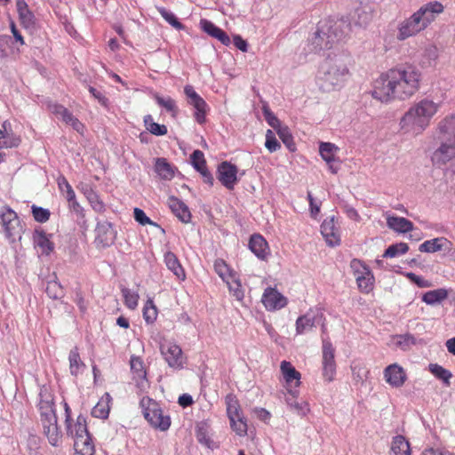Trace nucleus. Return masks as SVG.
<instances>
[{"instance_id": "58", "label": "nucleus", "mask_w": 455, "mask_h": 455, "mask_svg": "<svg viewBox=\"0 0 455 455\" xmlns=\"http://www.w3.org/2000/svg\"><path fill=\"white\" fill-rule=\"evenodd\" d=\"M265 147L270 153L275 152L281 148L279 141L271 130L267 131Z\"/></svg>"}, {"instance_id": "23", "label": "nucleus", "mask_w": 455, "mask_h": 455, "mask_svg": "<svg viewBox=\"0 0 455 455\" xmlns=\"http://www.w3.org/2000/svg\"><path fill=\"white\" fill-rule=\"evenodd\" d=\"M200 28L212 37L218 39L222 44L229 45L231 41L228 34L211 20L202 19L200 20Z\"/></svg>"}, {"instance_id": "43", "label": "nucleus", "mask_w": 455, "mask_h": 455, "mask_svg": "<svg viewBox=\"0 0 455 455\" xmlns=\"http://www.w3.org/2000/svg\"><path fill=\"white\" fill-rule=\"evenodd\" d=\"M17 11L19 12L20 19L21 20L22 23L25 24L27 27L30 26L34 23V15L29 11L28 4L25 0H17L16 3Z\"/></svg>"}, {"instance_id": "42", "label": "nucleus", "mask_w": 455, "mask_h": 455, "mask_svg": "<svg viewBox=\"0 0 455 455\" xmlns=\"http://www.w3.org/2000/svg\"><path fill=\"white\" fill-rule=\"evenodd\" d=\"M155 170L164 180H172L174 176L172 165L164 158L156 159Z\"/></svg>"}, {"instance_id": "4", "label": "nucleus", "mask_w": 455, "mask_h": 455, "mask_svg": "<svg viewBox=\"0 0 455 455\" xmlns=\"http://www.w3.org/2000/svg\"><path fill=\"white\" fill-rule=\"evenodd\" d=\"M144 418L155 428L165 431L170 427L171 419L164 416L159 404L153 399L144 396L140 402Z\"/></svg>"}, {"instance_id": "61", "label": "nucleus", "mask_w": 455, "mask_h": 455, "mask_svg": "<svg viewBox=\"0 0 455 455\" xmlns=\"http://www.w3.org/2000/svg\"><path fill=\"white\" fill-rule=\"evenodd\" d=\"M263 115L267 123L274 129L278 130L282 128L279 119L275 114L267 107L263 108Z\"/></svg>"}, {"instance_id": "7", "label": "nucleus", "mask_w": 455, "mask_h": 455, "mask_svg": "<svg viewBox=\"0 0 455 455\" xmlns=\"http://www.w3.org/2000/svg\"><path fill=\"white\" fill-rule=\"evenodd\" d=\"M184 93L187 97L188 104L195 108L194 117L199 124L206 122V114L209 107L206 101L195 91L194 87L187 84L184 87Z\"/></svg>"}, {"instance_id": "56", "label": "nucleus", "mask_w": 455, "mask_h": 455, "mask_svg": "<svg viewBox=\"0 0 455 455\" xmlns=\"http://www.w3.org/2000/svg\"><path fill=\"white\" fill-rule=\"evenodd\" d=\"M231 428L240 436H244L247 434V422L243 416L234 419L230 421Z\"/></svg>"}, {"instance_id": "24", "label": "nucleus", "mask_w": 455, "mask_h": 455, "mask_svg": "<svg viewBox=\"0 0 455 455\" xmlns=\"http://www.w3.org/2000/svg\"><path fill=\"white\" fill-rule=\"evenodd\" d=\"M168 205L172 213L183 223H188L191 220V213L188 205L175 196L168 198Z\"/></svg>"}, {"instance_id": "15", "label": "nucleus", "mask_w": 455, "mask_h": 455, "mask_svg": "<svg viewBox=\"0 0 455 455\" xmlns=\"http://www.w3.org/2000/svg\"><path fill=\"white\" fill-rule=\"evenodd\" d=\"M443 12V5L440 2L434 1L424 4L413 14L419 17L420 23L426 28L435 16Z\"/></svg>"}, {"instance_id": "57", "label": "nucleus", "mask_w": 455, "mask_h": 455, "mask_svg": "<svg viewBox=\"0 0 455 455\" xmlns=\"http://www.w3.org/2000/svg\"><path fill=\"white\" fill-rule=\"evenodd\" d=\"M191 164L194 166V168L198 172L201 171V169L206 167V161L204 158V153L196 149L195 150L191 155Z\"/></svg>"}, {"instance_id": "63", "label": "nucleus", "mask_w": 455, "mask_h": 455, "mask_svg": "<svg viewBox=\"0 0 455 455\" xmlns=\"http://www.w3.org/2000/svg\"><path fill=\"white\" fill-rule=\"evenodd\" d=\"M406 276L419 288H427L431 286V283L423 278L422 276L417 275L414 273H407Z\"/></svg>"}, {"instance_id": "32", "label": "nucleus", "mask_w": 455, "mask_h": 455, "mask_svg": "<svg viewBox=\"0 0 455 455\" xmlns=\"http://www.w3.org/2000/svg\"><path fill=\"white\" fill-rule=\"evenodd\" d=\"M75 450L81 455H94L95 448L91 435L75 440Z\"/></svg>"}, {"instance_id": "13", "label": "nucleus", "mask_w": 455, "mask_h": 455, "mask_svg": "<svg viewBox=\"0 0 455 455\" xmlns=\"http://www.w3.org/2000/svg\"><path fill=\"white\" fill-rule=\"evenodd\" d=\"M95 232V243L97 247L107 248L115 243L116 231L114 229L112 223L108 221L98 222Z\"/></svg>"}, {"instance_id": "33", "label": "nucleus", "mask_w": 455, "mask_h": 455, "mask_svg": "<svg viewBox=\"0 0 455 455\" xmlns=\"http://www.w3.org/2000/svg\"><path fill=\"white\" fill-rule=\"evenodd\" d=\"M69 371L71 375L77 376L82 373L85 369V364L81 360L78 348L76 347L72 348L68 355Z\"/></svg>"}, {"instance_id": "60", "label": "nucleus", "mask_w": 455, "mask_h": 455, "mask_svg": "<svg viewBox=\"0 0 455 455\" xmlns=\"http://www.w3.org/2000/svg\"><path fill=\"white\" fill-rule=\"evenodd\" d=\"M133 216H134L135 220L137 222H139L140 225L145 226V225L148 224V225H151V226L158 227L157 223H156L153 220H151L146 215L144 211L140 209V208H134Z\"/></svg>"}, {"instance_id": "54", "label": "nucleus", "mask_w": 455, "mask_h": 455, "mask_svg": "<svg viewBox=\"0 0 455 455\" xmlns=\"http://www.w3.org/2000/svg\"><path fill=\"white\" fill-rule=\"evenodd\" d=\"M109 414L108 403L100 400L92 410V416L98 419H107Z\"/></svg>"}, {"instance_id": "50", "label": "nucleus", "mask_w": 455, "mask_h": 455, "mask_svg": "<svg viewBox=\"0 0 455 455\" xmlns=\"http://www.w3.org/2000/svg\"><path fill=\"white\" fill-rule=\"evenodd\" d=\"M374 276L373 274H369V276L365 275L362 278H356V284L358 289L363 293H369L373 290L374 287Z\"/></svg>"}, {"instance_id": "62", "label": "nucleus", "mask_w": 455, "mask_h": 455, "mask_svg": "<svg viewBox=\"0 0 455 455\" xmlns=\"http://www.w3.org/2000/svg\"><path fill=\"white\" fill-rule=\"evenodd\" d=\"M131 369L135 371L139 377H146L143 362L140 357H132Z\"/></svg>"}, {"instance_id": "64", "label": "nucleus", "mask_w": 455, "mask_h": 455, "mask_svg": "<svg viewBox=\"0 0 455 455\" xmlns=\"http://www.w3.org/2000/svg\"><path fill=\"white\" fill-rule=\"evenodd\" d=\"M11 37L7 35H0V59L7 57V48L10 44Z\"/></svg>"}, {"instance_id": "51", "label": "nucleus", "mask_w": 455, "mask_h": 455, "mask_svg": "<svg viewBox=\"0 0 455 455\" xmlns=\"http://www.w3.org/2000/svg\"><path fill=\"white\" fill-rule=\"evenodd\" d=\"M122 295L124 299L125 306L130 309H134L138 306L139 295L128 288H122Z\"/></svg>"}, {"instance_id": "3", "label": "nucleus", "mask_w": 455, "mask_h": 455, "mask_svg": "<svg viewBox=\"0 0 455 455\" xmlns=\"http://www.w3.org/2000/svg\"><path fill=\"white\" fill-rule=\"evenodd\" d=\"M350 33V25L347 20H339L333 23H320L311 39L315 52L330 50L343 41Z\"/></svg>"}, {"instance_id": "27", "label": "nucleus", "mask_w": 455, "mask_h": 455, "mask_svg": "<svg viewBox=\"0 0 455 455\" xmlns=\"http://www.w3.org/2000/svg\"><path fill=\"white\" fill-rule=\"evenodd\" d=\"M437 129L440 134L439 137L455 142V115L440 121Z\"/></svg>"}, {"instance_id": "48", "label": "nucleus", "mask_w": 455, "mask_h": 455, "mask_svg": "<svg viewBox=\"0 0 455 455\" xmlns=\"http://www.w3.org/2000/svg\"><path fill=\"white\" fill-rule=\"evenodd\" d=\"M157 308L152 299H148L143 308V317L148 323H153L156 320Z\"/></svg>"}, {"instance_id": "18", "label": "nucleus", "mask_w": 455, "mask_h": 455, "mask_svg": "<svg viewBox=\"0 0 455 455\" xmlns=\"http://www.w3.org/2000/svg\"><path fill=\"white\" fill-rule=\"evenodd\" d=\"M161 351L170 367L176 369L183 368L184 360L180 346L176 344L162 346Z\"/></svg>"}, {"instance_id": "22", "label": "nucleus", "mask_w": 455, "mask_h": 455, "mask_svg": "<svg viewBox=\"0 0 455 455\" xmlns=\"http://www.w3.org/2000/svg\"><path fill=\"white\" fill-rule=\"evenodd\" d=\"M249 248L257 258L262 260L267 259L270 253L267 240L259 234H254L251 236Z\"/></svg>"}, {"instance_id": "39", "label": "nucleus", "mask_w": 455, "mask_h": 455, "mask_svg": "<svg viewBox=\"0 0 455 455\" xmlns=\"http://www.w3.org/2000/svg\"><path fill=\"white\" fill-rule=\"evenodd\" d=\"M339 151V148L331 142H321L319 146V153L322 158L331 164L335 161V154Z\"/></svg>"}, {"instance_id": "20", "label": "nucleus", "mask_w": 455, "mask_h": 455, "mask_svg": "<svg viewBox=\"0 0 455 455\" xmlns=\"http://www.w3.org/2000/svg\"><path fill=\"white\" fill-rule=\"evenodd\" d=\"M321 233L329 245L335 246L339 244L340 238L334 217L328 218L323 221Z\"/></svg>"}, {"instance_id": "1", "label": "nucleus", "mask_w": 455, "mask_h": 455, "mask_svg": "<svg viewBox=\"0 0 455 455\" xmlns=\"http://www.w3.org/2000/svg\"><path fill=\"white\" fill-rule=\"evenodd\" d=\"M421 73L414 66H399L382 73L374 80L371 94L382 103H388L395 99L405 100L419 90Z\"/></svg>"}, {"instance_id": "40", "label": "nucleus", "mask_w": 455, "mask_h": 455, "mask_svg": "<svg viewBox=\"0 0 455 455\" xmlns=\"http://www.w3.org/2000/svg\"><path fill=\"white\" fill-rule=\"evenodd\" d=\"M144 125L150 133L156 136H164L167 134V127L164 124H159L154 122L153 116L151 115H147L144 116Z\"/></svg>"}, {"instance_id": "17", "label": "nucleus", "mask_w": 455, "mask_h": 455, "mask_svg": "<svg viewBox=\"0 0 455 455\" xmlns=\"http://www.w3.org/2000/svg\"><path fill=\"white\" fill-rule=\"evenodd\" d=\"M423 29L425 28L420 23L419 17L412 14L409 19L400 24L396 38L400 41H403Z\"/></svg>"}, {"instance_id": "21", "label": "nucleus", "mask_w": 455, "mask_h": 455, "mask_svg": "<svg viewBox=\"0 0 455 455\" xmlns=\"http://www.w3.org/2000/svg\"><path fill=\"white\" fill-rule=\"evenodd\" d=\"M384 378L392 387H400L404 384L407 377L401 366L397 363H393L384 370Z\"/></svg>"}, {"instance_id": "19", "label": "nucleus", "mask_w": 455, "mask_h": 455, "mask_svg": "<svg viewBox=\"0 0 455 455\" xmlns=\"http://www.w3.org/2000/svg\"><path fill=\"white\" fill-rule=\"evenodd\" d=\"M439 106L438 103L426 98L413 104L411 108L429 125L430 120L438 111Z\"/></svg>"}, {"instance_id": "45", "label": "nucleus", "mask_w": 455, "mask_h": 455, "mask_svg": "<svg viewBox=\"0 0 455 455\" xmlns=\"http://www.w3.org/2000/svg\"><path fill=\"white\" fill-rule=\"evenodd\" d=\"M350 267L352 272L356 278H362L363 276H369V274L372 273L370 267L361 259H353L350 261Z\"/></svg>"}, {"instance_id": "2", "label": "nucleus", "mask_w": 455, "mask_h": 455, "mask_svg": "<svg viewBox=\"0 0 455 455\" xmlns=\"http://www.w3.org/2000/svg\"><path fill=\"white\" fill-rule=\"evenodd\" d=\"M350 55L346 52H331L319 66L315 83L319 90L331 92L342 88L349 77Z\"/></svg>"}, {"instance_id": "55", "label": "nucleus", "mask_w": 455, "mask_h": 455, "mask_svg": "<svg viewBox=\"0 0 455 455\" xmlns=\"http://www.w3.org/2000/svg\"><path fill=\"white\" fill-rule=\"evenodd\" d=\"M158 12L161 14V16L173 28L177 29L183 28V25L181 24V22L178 20L177 17L173 12L168 11L164 7L158 8Z\"/></svg>"}, {"instance_id": "35", "label": "nucleus", "mask_w": 455, "mask_h": 455, "mask_svg": "<svg viewBox=\"0 0 455 455\" xmlns=\"http://www.w3.org/2000/svg\"><path fill=\"white\" fill-rule=\"evenodd\" d=\"M84 196L87 197L92 209L97 212H103L105 211V204L100 200L97 193L92 188V187L86 185L82 189Z\"/></svg>"}, {"instance_id": "41", "label": "nucleus", "mask_w": 455, "mask_h": 455, "mask_svg": "<svg viewBox=\"0 0 455 455\" xmlns=\"http://www.w3.org/2000/svg\"><path fill=\"white\" fill-rule=\"evenodd\" d=\"M154 99L156 102L162 108H164L167 112L171 113L172 116H176L179 108L177 107L176 101L171 98L170 96L162 97L158 93L154 94Z\"/></svg>"}, {"instance_id": "10", "label": "nucleus", "mask_w": 455, "mask_h": 455, "mask_svg": "<svg viewBox=\"0 0 455 455\" xmlns=\"http://www.w3.org/2000/svg\"><path fill=\"white\" fill-rule=\"evenodd\" d=\"M440 146L432 153L433 165L441 168L455 158V142L439 137Z\"/></svg>"}, {"instance_id": "49", "label": "nucleus", "mask_w": 455, "mask_h": 455, "mask_svg": "<svg viewBox=\"0 0 455 455\" xmlns=\"http://www.w3.org/2000/svg\"><path fill=\"white\" fill-rule=\"evenodd\" d=\"M277 134L282 140L283 143L291 152H294L296 150V145L294 143L293 137L290 133L287 127L279 128L277 130Z\"/></svg>"}, {"instance_id": "16", "label": "nucleus", "mask_w": 455, "mask_h": 455, "mask_svg": "<svg viewBox=\"0 0 455 455\" xmlns=\"http://www.w3.org/2000/svg\"><path fill=\"white\" fill-rule=\"evenodd\" d=\"M262 302L267 310H278L287 305V299L276 289L267 287L263 293Z\"/></svg>"}, {"instance_id": "52", "label": "nucleus", "mask_w": 455, "mask_h": 455, "mask_svg": "<svg viewBox=\"0 0 455 455\" xmlns=\"http://www.w3.org/2000/svg\"><path fill=\"white\" fill-rule=\"evenodd\" d=\"M289 393L292 395V398L286 399L287 404L290 406L291 409L294 410L299 415L305 416L308 411L307 404V403H299L297 401L294 400V397L297 391L293 392L292 390L289 389Z\"/></svg>"}, {"instance_id": "12", "label": "nucleus", "mask_w": 455, "mask_h": 455, "mask_svg": "<svg viewBox=\"0 0 455 455\" xmlns=\"http://www.w3.org/2000/svg\"><path fill=\"white\" fill-rule=\"evenodd\" d=\"M323 319L322 312L310 309L296 320V333L302 335L311 331Z\"/></svg>"}, {"instance_id": "28", "label": "nucleus", "mask_w": 455, "mask_h": 455, "mask_svg": "<svg viewBox=\"0 0 455 455\" xmlns=\"http://www.w3.org/2000/svg\"><path fill=\"white\" fill-rule=\"evenodd\" d=\"M448 245H451V242L447 238L436 237L422 243L419 247V251L420 252L434 253L442 251Z\"/></svg>"}, {"instance_id": "34", "label": "nucleus", "mask_w": 455, "mask_h": 455, "mask_svg": "<svg viewBox=\"0 0 455 455\" xmlns=\"http://www.w3.org/2000/svg\"><path fill=\"white\" fill-rule=\"evenodd\" d=\"M448 297V291L444 288H439L425 292L422 296V301L427 305H435L442 302Z\"/></svg>"}, {"instance_id": "5", "label": "nucleus", "mask_w": 455, "mask_h": 455, "mask_svg": "<svg viewBox=\"0 0 455 455\" xmlns=\"http://www.w3.org/2000/svg\"><path fill=\"white\" fill-rule=\"evenodd\" d=\"M40 416L44 429V434L47 436L49 443L52 446H58L61 438L60 432L57 424V416L50 402H42L40 403Z\"/></svg>"}, {"instance_id": "14", "label": "nucleus", "mask_w": 455, "mask_h": 455, "mask_svg": "<svg viewBox=\"0 0 455 455\" xmlns=\"http://www.w3.org/2000/svg\"><path fill=\"white\" fill-rule=\"evenodd\" d=\"M237 172L235 164L224 161L218 166L217 178L225 188L231 190L238 181Z\"/></svg>"}, {"instance_id": "29", "label": "nucleus", "mask_w": 455, "mask_h": 455, "mask_svg": "<svg viewBox=\"0 0 455 455\" xmlns=\"http://www.w3.org/2000/svg\"><path fill=\"white\" fill-rule=\"evenodd\" d=\"M387 225L398 233H407L413 229V223L403 217L389 216L387 218Z\"/></svg>"}, {"instance_id": "6", "label": "nucleus", "mask_w": 455, "mask_h": 455, "mask_svg": "<svg viewBox=\"0 0 455 455\" xmlns=\"http://www.w3.org/2000/svg\"><path fill=\"white\" fill-rule=\"evenodd\" d=\"M400 129L403 133L417 136L421 134L428 125L419 114L411 107L400 119Z\"/></svg>"}, {"instance_id": "36", "label": "nucleus", "mask_w": 455, "mask_h": 455, "mask_svg": "<svg viewBox=\"0 0 455 455\" xmlns=\"http://www.w3.org/2000/svg\"><path fill=\"white\" fill-rule=\"evenodd\" d=\"M391 451L395 455H411L410 443L403 435L393 438Z\"/></svg>"}, {"instance_id": "38", "label": "nucleus", "mask_w": 455, "mask_h": 455, "mask_svg": "<svg viewBox=\"0 0 455 455\" xmlns=\"http://www.w3.org/2000/svg\"><path fill=\"white\" fill-rule=\"evenodd\" d=\"M428 370L436 379L442 380L445 386L449 387L451 385L450 380L452 377V373L449 370L437 363H430Z\"/></svg>"}, {"instance_id": "26", "label": "nucleus", "mask_w": 455, "mask_h": 455, "mask_svg": "<svg viewBox=\"0 0 455 455\" xmlns=\"http://www.w3.org/2000/svg\"><path fill=\"white\" fill-rule=\"evenodd\" d=\"M164 260L167 268L172 271L179 280L184 281L186 279L185 270L181 266L178 257L173 252H165Z\"/></svg>"}, {"instance_id": "9", "label": "nucleus", "mask_w": 455, "mask_h": 455, "mask_svg": "<svg viewBox=\"0 0 455 455\" xmlns=\"http://www.w3.org/2000/svg\"><path fill=\"white\" fill-rule=\"evenodd\" d=\"M372 16L373 9L371 4L358 3L350 12L349 16L347 18H342L341 20H347V23L350 25L351 29L352 26H367L372 20Z\"/></svg>"}, {"instance_id": "59", "label": "nucleus", "mask_w": 455, "mask_h": 455, "mask_svg": "<svg viewBox=\"0 0 455 455\" xmlns=\"http://www.w3.org/2000/svg\"><path fill=\"white\" fill-rule=\"evenodd\" d=\"M32 214L34 219L40 223L46 222L50 218L49 210L36 205L32 206Z\"/></svg>"}, {"instance_id": "46", "label": "nucleus", "mask_w": 455, "mask_h": 455, "mask_svg": "<svg viewBox=\"0 0 455 455\" xmlns=\"http://www.w3.org/2000/svg\"><path fill=\"white\" fill-rule=\"evenodd\" d=\"M409 251V245L405 243H397L387 247L385 251L384 258H395L406 253Z\"/></svg>"}, {"instance_id": "53", "label": "nucleus", "mask_w": 455, "mask_h": 455, "mask_svg": "<svg viewBox=\"0 0 455 455\" xmlns=\"http://www.w3.org/2000/svg\"><path fill=\"white\" fill-rule=\"evenodd\" d=\"M213 267L215 272L223 281H226L228 277L231 275L229 267L228 266L224 259H217L214 261Z\"/></svg>"}, {"instance_id": "47", "label": "nucleus", "mask_w": 455, "mask_h": 455, "mask_svg": "<svg viewBox=\"0 0 455 455\" xmlns=\"http://www.w3.org/2000/svg\"><path fill=\"white\" fill-rule=\"evenodd\" d=\"M20 143V138L0 130V148L18 147Z\"/></svg>"}, {"instance_id": "37", "label": "nucleus", "mask_w": 455, "mask_h": 455, "mask_svg": "<svg viewBox=\"0 0 455 455\" xmlns=\"http://www.w3.org/2000/svg\"><path fill=\"white\" fill-rule=\"evenodd\" d=\"M72 427L73 434L67 435H70L74 440L83 438L84 436L90 435L87 429L86 418L82 414L76 418V421L75 424H72Z\"/></svg>"}, {"instance_id": "11", "label": "nucleus", "mask_w": 455, "mask_h": 455, "mask_svg": "<svg viewBox=\"0 0 455 455\" xmlns=\"http://www.w3.org/2000/svg\"><path fill=\"white\" fill-rule=\"evenodd\" d=\"M335 349L330 340L323 339V376L331 382L336 374Z\"/></svg>"}, {"instance_id": "44", "label": "nucleus", "mask_w": 455, "mask_h": 455, "mask_svg": "<svg viewBox=\"0 0 455 455\" xmlns=\"http://www.w3.org/2000/svg\"><path fill=\"white\" fill-rule=\"evenodd\" d=\"M45 292L52 299H60L64 296V289L56 278L47 282Z\"/></svg>"}, {"instance_id": "25", "label": "nucleus", "mask_w": 455, "mask_h": 455, "mask_svg": "<svg viewBox=\"0 0 455 455\" xmlns=\"http://www.w3.org/2000/svg\"><path fill=\"white\" fill-rule=\"evenodd\" d=\"M280 368L288 388L298 387L300 385L301 374L290 362L283 361Z\"/></svg>"}, {"instance_id": "31", "label": "nucleus", "mask_w": 455, "mask_h": 455, "mask_svg": "<svg viewBox=\"0 0 455 455\" xmlns=\"http://www.w3.org/2000/svg\"><path fill=\"white\" fill-rule=\"evenodd\" d=\"M225 403L227 406V414L230 421H234V419L243 416L239 401L235 395H227Z\"/></svg>"}, {"instance_id": "8", "label": "nucleus", "mask_w": 455, "mask_h": 455, "mask_svg": "<svg viewBox=\"0 0 455 455\" xmlns=\"http://www.w3.org/2000/svg\"><path fill=\"white\" fill-rule=\"evenodd\" d=\"M0 219L4 229L5 236L12 242L20 237L21 226L17 213L10 207H4L0 212Z\"/></svg>"}, {"instance_id": "30", "label": "nucleus", "mask_w": 455, "mask_h": 455, "mask_svg": "<svg viewBox=\"0 0 455 455\" xmlns=\"http://www.w3.org/2000/svg\"><path fill=\"white\" fill-rule=\"evenodd\" d=\"M34 243L39 247L42 254L49 255L54 249V244L50 241L46 233L36 230L34 234Z\"/></svg>"}]
</instances>
